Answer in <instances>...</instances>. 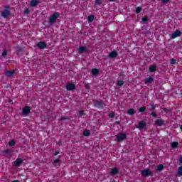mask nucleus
<instances>
[{
    "mask_svg": "<svg viewBox=\"0 0 182 182\" xmlns=\"http://www.w3.org/2000/svg\"><path fill=\"white\" fill-rule=\"evenodd\" d=\"M156 65H151L149 67V72H156Z\"/></svg>",
    "mask_w": 182,
    "mask_h": 182,
    "instance_id": "nucleus-22",
    "label": "nucleus"
},
{
    "mask_svg": "<svg viewBox=\"0 0 182 182\" xmlns=\"http://www.w3.org/2000/svg\"><path fill=\"white\" fill-rule=\"evenodd\" d=\"M9 15H11V11H9V10H8V9H4L1 12V16L3 18H8V16H9Z\"/></svg>",
    "mask_w": 182,
    "mask_h": 182,
    "instance_id": "nucleus-5",
    "label": "nucleus"
},
{
    "mask_svg": "<svg viewBox=\"0 0 182 182\" xmlns=\"http://www.w3.org/2000/svg\"><path fill=\"white\" fill-rule=\"evenodd\" d=\"M23 161L22 159H17L16 161H14V166L16 167H18L19 165L22 164Z\"/></svg>",
    "mask_w": 182,
    "mask_h": 182,
    "instance_id": "nucleus-13",
    "label": "nucleus"
},
{
    "mask_svg": "<svg viewBox=\"0 0 182 182\" xmlns=\"http://www.w3.org/2000/svg\"><path fill=\"white\" fill-rule=\"evenodd\" d=\"M127 135L124 133H119L117 135V141H123L126 139Z\"/></svg>",
    "mask_w": 182,
    "mask_h": 182,
    "instance_id": "nucleus-2",
    "label": "nucleus"
},
{
    "mask_svg": "<svg viewBox=\"0 0 182 182\" xmlns=\"http://www.w3.org/2000/svg\"><path fill=\"white\" fill-rule=\"evenodd\" d=\"M55 156H58L59 154V152H55Z\"/></svg>",
    "mask_w": 182,
    "mask_h": 182,
    "instance_id": "nucleus-47",
    "label": "nucleus"
},
{
    "mask_svg": "<svg viewBox=\"0 0 182 182\" xmlns=\"http://www.w3.org/2000/svg\"><path fill=\"white\" fill-rule=\"evenodd\" d=\"M16 144V142L14 140H11L9 142V146H15Z\"/></svg>",
    "mask_w": 182,
    "mask_h": 182,
    "instance_id": "nucleus-25",
    "label": "nucleus"
},
{
    "mask_svg": "<svg viewBox=\"0 0 182 182\" xmlns=\"http://www.w3.org/2000/svg\"><path fill=\"white\" fill-rule=\"evenodd\" d=\"M37 5H39V1L38 0H32L30 3V6L33 8L37 6Z\"/></svg>",
    "mask_w": 182,
    "mask_h": 182,
    "instance_id": "nucleus-11",
    "label": "nucleus"
},
{
    "mask_svg": "<svg viewBox=\"0 0 182 182\" xmlns=\"http://www.w3.org/2000/svg\"><path fill=\"white\" fill-rule=\"evenodd\" d=\"M145 83H153V77H149L146 79H145Z\"/></svg>",
    "mask_w": 182,
    "mask_h": 182,
    "instance_id": "nucleus-17",
    "label": "nucleus"
},
{
    "mask_svg": "<svg viewBox=\"0 0 182 182\" xmlns=\"http://www.w3.org/2000/svg\"><path fill=\"white\" fill-rule=\"evenodd\" d=\"M54 163H55V164H56V163H59V160H55V161H54Z\"/></svg>",
    "mask_w": 182,
    "mask_h": 182,
    "instance_id": "nucleus-45",
    "label": "nucleus"
},
{
    "mask_svg": "<svg viewBox=\"0 0 182 182\" xmlns=\"http://www.w3.org/2000/svg\"><path fill=\"white\" fill-rule=\"evenodd\" d=\"M38 48H39V49H46L47 48V45L46 43L43 42V41H40L38 44H37Z\"/></svg>",
    "mask_w": 182,
    "mask_h": 182,
    "instance_id": "nucleus-4",
    "label": "nucleus"
},
{
    "mask_svg": "<svg viewBox=\"0 0 182 182\" xmlns=\"http://www.w3.org/2000/svg\"><path fill=\"white\" fill-rule=\"evenodd\" d=\"M163 110H164V112H166V113H167V112H168V109H167L166 108H164Z\"/></svg>",
    "mask_w": 182,
    "mask_h": 182,
    "instance_id": "nucleus-42",
    "label": "nucleus"
},
{
    "mask_svg": "<svg viewBox=\"0 0 182 182\" xmlns=\"http://www.w3.org/2000/svg\"><path fill=\"white\" fill-rule=\"evenodd\" d=\"M136 14H140L141 12V7H137L136 9Z\"/></svg>",
    "mask_w": 182,
    "mask_h": 182,
    "instance_id": "nucleus-31",
    "label": "nucleus"
},
{
    "mask_svg": "<svg viewBox=\"0 0 182 182\" xmlns=\"http://www.w3.org/2000/svg\"><path fill=\"white\" fill-rule=\"evenodd\" d=\"M87 20H88V22H93V21L95 20V16H89Z\"/></svg>",
    "mask_w": 182,
    "mask_h": 182,
    "instance_id": "nucleus-24",
    "label": "nucleus"
},
{
    "mask_svg": "<svg viewBox=\"0 0 182 182\" xmlns=\"http://www.w3.org/2000/svg\"><path fill=\"white\" fill-rule=\"evenodd\" d=\"M171 65H176V60L171 59Z\"/></svg>",
    "mask_w": 182,
    "mask_h": 182,
    "instance_id": "nucleus-34",
    "label": "nucleus"
},
{
    "mask_svg": "<svg viewBox=\"0 0 182 182\" xmlns=\"http://www.w3.org/2000/svg\"><path fill=\"white\" fill-rule=\"evenodd\" d=\"M96 5H100L102 4V0H95Z\"/></svg>",
    "mask_w": 182,
    "mask_h": 182,
    "instance_id": "nucleus-33",
    "label": "nucleus"
},
{
    "mask_svg": "<svg viewBox=\"0 0 182 182\" xmlns=\"http://www.w3.org/2000/svg\"><path fill=\"white\" fill-rule=\"evenodd\" d=\"M78 53H86L87 52V49H86V47H80L77 50Z\"/></svg>",
    "mask_w": 182,
    "mask_h": 182,
    "instance_id": "nucleus-10",
    "label": "nucleus"
},
{
    "mask_svg": "<svg viewBox=\"0 0 182 182\" xmlns=\"http://www.w3.org/2000/svg\"><path fill=\"white\" fill-rule=\"evenodd\" d=\"M109 173L111 176H116V174H119V168H111Z\"/></svg>",
    "mask_w": 182,
    "mask_h": 182,
    "instance_id": "nucleus-7",
    "label": "nucleus"
},
{
    "mask_svg": "<svg viewBox=\"0 0 182 182\" xmlns=\"http://www.w3.org/2000/svg\"><path fill=\"white\" fill-rule=\"evenodd\" d=\"M90 134V132H89V130H85L83 132V136H89Z\"/></svg>",
    "mask_w": 182,
    "mask_h": 182,
    "instance_id": "nucleus-28",
    "label": "nucleus"
},
{
    "mask_svg": "<svg viewBox=\"0 0 182 182\" xmlns=\"http://www.w3.org/2000/svg\"><path fill=\"white\" fill-rule=\"evenodd\" d=\"M12 182H19L18 180H15V181H13Z\"/></svg>",
    "mask_w": 182,
    "mask_h": 182,
    "instance_id": "nucleus-46",
    "label": "nucleus"
},
{
    "mask_svg": "<svg viewBox=\"0 0 182 182\" xmlns=\"http://www.w3.org/2000/svg\"><path fill=\"white\" fill-rule=\"evenodd\" d=\"M96 106H97V107H103V104H102V103L97 102V103L96 104Z\"/></svg>",
    "mask_w": 182,
    "mask_h": 182,
    "instance_id": "nucleus-32",
    "label": "nucleus"
},
{
    "mask_svg": "<svg viewBox=\"0 0 182 182\" xmlns=\"http://www.w3.org/2000/svg\"><path fill=\"white\" fill-rule=\"evenodd\" d=\"M179 161H180V164H182V156H180Z\"/></svg>",
    "mask_w": 182,
    "mask_h": 182,
    "instance_id": "nucleus-41",
    "label": "nucleus"
},
{
    "mask_svg": "<svg viewBox=\"0 0 182 182\" xmlns=\"http://www.w3.org/2000/svg\"><path fill=\"white\" fill-rule=\"evenodd\" d=\"M155 124L159 127L164 126V120L161 119H158L155 121Z\"/></svg>",
    "mask_w": 182,
    "mask_h": 182,
    "instance_id": "nucleus-8",
    "label": "nucleus"
},
{
    "mask_svg": "<svg viewBox=\"0 0 182 182\" xmlns=\"http://www.w3.org/2000/svg\"><path fill=\"white\" fill-rule=\"evenodd\" d=\"M152 109H154V105H152Z\"/></svg>",
    "mask_w": 182,
    "mask_h": 182,
    "instance_id": "nucleus-49",
    "label": "nucleus"
},
{
    "mask_svg": "<svg viewBox=\"0 0 182 182\" xmlns=\"http://www.w3.org/2000/svg\"><path fill=\"white\" fill-rule=\"evenodd\" d=\"M85 89H90V85H89V84H86Z\"/></svg>",
    "mask_w": 182,
    "mask_h": 182,
    "instance_id": "nucleus-40",
    "label": "nucleus"
},
{
    "mask_svg": "<svg viewBox=\"0 0 182 182\" xmlns=\"http://www.w3.org/2000/svg\"><path fill=\"white\" fill-rule=\"evenodd\" d=\"M178 36H181V31L176 30L173 33L171 34L172 39H176V38H178Z\"/></svg>",
    "mask_w": 182,
    "mask_h": 182,
    "instance_id": "nucleus-3",
    "label": "nucleus"
},
{
    "mask_svg": "<svg viewBox=\"0 0 182 182\" xmlns=\"http://www.w3.org/2000/svg\"><path fill=\"white\" fill-rule=\"evenodd\" d=\"M145 126H146V122H144V121L139 122V130H143V129H144Z\"/></svg>",
    "mask_w": 182,
    "mask_h": 182,
    "instance_id": "nucleus-12",
    "label": "nucleus"
},
{
    "mask_svg": "<svg viewBox=\"0 0 182 182\" xmlns=\"http://www.w3.org/2000/svg\"><path fill=\"white\" fill-rule=\"evenodd\" d=\"M83 110H80V111H79V112H78V116H83Z\"/></svg>",
    "mask_w": 182,
    "mask_h": 182,
    "instance_id": "nucleus-35",
    "label": "nucleus"
},
{
    "mask_svg": "<svg viewBox=\"0 0 182 182\" xmlns=\"http://www.w3.org/2000/svg\"><path fill=\"white\" fill-rule=\"evenodd\" d=\"M178 176H179V177H181V176H182V166H180L178 169Z\"/></svg>",
    "mask_w": 182,
    "mask_h": 182,
    "instance_id": "nucleus-23",
    "label": "nucleus"
},
{
    "mask_svg": "<svg viewBox=\"0 0 182 182\" xmlns=\"http://www.w3.org/2000/svg\"><path fill=\"white\" fill-rule=\"evenodd\" d=\"M139 112H140L141 113L143 112H146V107H141L139 108Z\"/></svg>",
    "mask_w": 182,
    "mask_h": 182,
    "instance_id": "nucleus-29",
    "label": "nucleus"
},
{
    "mask_svg": "<svg viewBox=\"0 0 182 182\" xmlns=\"http://www.w3.org/2000/svg\"><path fill=\"white\" fill-rule=\"evenodd\" d=\"M14 74H15V70L7 71L6 73V76H8V77H11V76H14Z\"/></svg>",
    "mask_w": 182,
    "mask_h": 182,
    "instance_id": "nucleus-15",
    "label": "nucleus"
},
{
    "mask_svg": "<svg viewBox=\"0 0 182 182\" xmlns=\"http://www.w3.org/2000/svg\"><path fill=\"white\" fill-rule=\"evenodd\" d=\"M117 86H123L124 85V81L119 80L117 82Z\"/></svg>",
    "mask_w": 182,
    "mask_h": 182,
    "instance_id": "nucleus-21",
    "label": "nucleus"
},
{
    "mask_svg": "<svg viewBox=\"0 0 182 182\" xmlns=\"http://www.w3.org/2000/svg\"><path fill=\"white\" fill-rule=\"evenodd\" d=\"M75 87V84H68L67 85V90H74Z\"/></svg>",
    "mask_w": 182,
    "mask_h": 182,
    "instance_id": "nucleus-14",
    "label": "nucleus"
},
{
    "mask_svg": "<svg viewBox=\"0 0 182 182\" xmlns=\"http://www.w3.org/2000/svg\"><path fill=\"white\" fill-rule=\"evenodd\" d=\"M30 12H31V11H30L29 9H28L24 11V13H26V14H30Z\"/></svg>",
    "mask_w": 182,
    "mask_h": 182,
    "instance_id": "nucleus-39",
    "label": "nucleus"
},
{
    "mask_svg": "<svg viewBox=\"0 0 182 182\" xmlns=\"http://www.w3.org/2000/svg\"><path fill=\"white\" fill-rule=\"evenodd\" d=\"M60 120H66V117H61V118L60 119Z\"/></svg>",
    "mask_w": 182,
    "mask_h": 182,
    "instance_id": "nucleus-43",
    "label": "nucleus"
},
{
    "mask_svg": "<svg viewBox=\"0 0 182 182\" xmlns=\"http://www.w3.org/2000/svg\"><path fill=\"white\" fill-rule=\"evenodd\" d=\"M29 113H31V107H29L28 106L25 107L23 109V114H29Z\"/></svg>",
    "mask_w": 182,
    "mask_h": 182,
    "instance_id": "nucleus-9",
    "label": "nucleus"
},
{
    "mask_svg": "<svg viewBox=\"0 0 182 182\" xmlns=\"http://www.w3.org/2000/svg\"><path fill=\"white\" fill-rule=\"evenodd\" d=\"M9 151H10L7 149V150L4 151V153H6H6H9Z\"/></svg>",
    "mask_w": 182,
    "mask_h": 182,
    "instance_id": "nucleus-44",
    "label": "nucleus"
},
{
    "mask_svg": "<svg viewBox=\"0 0 182 182\" xmlns=\"http://www.w3.org/2000/svg\"><path fill=\"white\" fill-rule=\"evenodd\" d=\"M117 56V53L116 51H112L109 54V57L111 58H116Z\"/></svg>",
    "mask_w": 182,
    "mask_h": 182,
    "instance_id": "nucleus-16",
    "label": "nucleus"
},
{
    "mask_svg": "<svg viewBox=\"0 0 182 182\" xmlns=\"http://www.w3.org/2000/svg\"><path fill=\"white\" fill-rule=\"evenodd\" d=\"M59 18V13L56 12L53 14L49 18V23H55L56 22V19Z\"/></svg>",
    "mask_w": 182,
    "mask_h": 182,
    "instance_id": "nucleus-1",
    "label": "nucleus"
},
{
    "mask_svg": "<svg viewBox=\"0 0 182 182\" xmlns=\"http://www.w3.org/2000/svg\"><path fill=\"white\" fill-rule=\"evenodd\" d=\"M6 8H9V6H6Z\"/></svg>",
    "mask_w": 182,
    "mask_h": 182,
    "instance_id": "nucleus-50",
    "label": "nucleus"
},
{
    "mask_svg": "<svg viewBox=\"0 0 182 182\" xmlns=\"http://www.w3.org/2000/svg\"><path fill=\"white\" fill-rule=\"evenodd\" d=\"M180 129H181V130H182V125H181Z\"/></svg>",
    "mask_w": 182,
    "mask_h": 182,
    "instance_id": "nucleus-48",
    "label": "nucleus"
},
{
    "mask_svg": "<svg viewBox=\"0 0 182 182\" xmlns=\"http://www.w3.org/2000/svg\"><path fill=\"white\" fill-rule=\"evenodd\" d=\"M148 21H149V18L147 17L142 18V22H144L146 23L148 22Z\"/></svg>",
    "mask_w": 182,
    "mask_h": 182,
    "instance_id": "nucleus-30",
    "label": "nucleus"
},
{
    "mask_svg": "<svg viewBox=\"0 0 182 182\" xmlns=\"http://www.w3.org/2000/svg\"><path fill=\"white\" fill-rule=\"evenodd\" d=\"M151 116H153V117H156L157 116V114H156V112H151Z\"/></svg>",
    "mask_w": 182,
    "mask_h": 182,
    "instance_id": "nucleus-37",
    "label": "nucleus"
},
{
    "mask_svg": "<svg viewBox=\"0 0 182 182\" xmlns=\"http://www.w3.org/2000/svg\"><path fill=\"white\" fill-rule=\"evenodd\" d=\"M141 174H142L143 177H149V176H150V174H151V172H150V170H149V169H144V170L141 171Z\"/></svg>",
    "mask_w": 182,
    "mask_h": 182,
    "instance_id": "nucleus-6",
    "label": "nucleus"
},
{
    "mask_svg": "<svg viewBox=\"0 0 182 182\" xmlns=\"http://www.w3.org/2000/svg\"><path fill=\"white\" fill-rule=\"evenodd\" d=\"M134 113H136V111L133 108L129 109L127 112V114H129L130 116H132Z\"/></svg>",
    "mask_w": 182,
    "mask_h": 182,
    "instance_id": "nucleus-18",
    "label": "nucleus"
},
{
    "mask_svg": "<svg viewBox=\"0 0 182 182\" xmlns=\"http://www.w3.org/2000/svg\"><path fill=\"white\" fill-rule=\"evenodd\" d=\"M6 55H8V51L6 50H4L1 54V58H6Z\"/></svg>",
    "mask_w": 182,
    "mask_h": 182,
    "instance_id": "nucleus-26",
    "label": "nucleus"
},
{
    "mask_svg": "<svg viewBox=\"0 0 182 182\" xmlns=\"http://www.w3.org/2000/svg\"><path fill=\"white\" fill-rule=\"evenodd\" d=\"M164 169V166H163V164H160L157 166L158 171H163Z\"/></svg>",
    "mask_w": 182,
    "mask_h": 182,
    "instance_id": "nucleus-19",
    "label": "nucleus"
},
{
    "mask_svg": "<svg viewBox=\"0 0 182 182\" xmlns=\"http://www.w3.org/2000/svg\"><path fill=\"white\" fill-rule=\"evenodd\" d=\"M109 117H114V112H111L109 114Z\"/></svg>",
    "mask_w": 182,
    "mask_h": 182,
    "instance_id": "nucleus-36",
    "label": "nucleus"
},
{
    "mask_svg": "<svg viewBox=\"0 0 182 182\" xmlns=\"http://www.w3.org/2000/svg\"><path fill=\"white\" fill-rule=\"evenodd\" d=\"M177 146H178V142H172L171 143V147H173V149H176V147H177Z\"/></svg>",
    "mask_w": 182,
    "mask_h": 182,
    "instance_id": "nucleus-27",
    "label": "nucleus"
},
{
    "mask_svg": "<svg viewBox=\"0 0 182 182\" xmlns=\"http://www.w3.org/2000/svg\"><path fill=\"white\" fill-rule=\"evenodd\" d=\"M170 0H162L163 4H167Z\"/></svg>",
    "mask_w": 182,
    "mask_h": 182,
    "instance_id": "nucleus-38",
    "label": "nucleus"
},
{
    "mask_svg": "<svg viewBox=\"0 0 182 182\" xmlns=\"http://www.w3.org/2000/svg\"><path fill=\"white\" fill-rule=\"evenodd\" d=\"M92 75L96 76V75H98V73H99V70L94 68L92 70Z\"/></svg>",
    "mask_w": 182,
    "mask_h": 182,
    "instance_id": "nucleus-20",
    "label": "nucleus"
}]
</instances>
